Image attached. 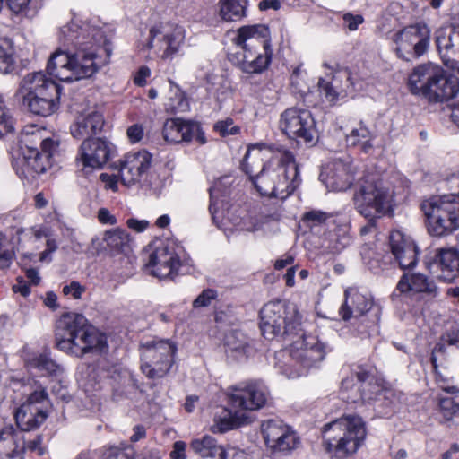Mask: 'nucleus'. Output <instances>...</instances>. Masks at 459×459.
<instances>
[{
  "instance_id": "nucleus-31",
  "label": "nucleus",
  "mask_w": 459,
  "mask_h": 459,
  "mask_svg": "<svg viewBox=\"0 0 459 459\" xmlns=\"http://www.w3.org/2000/svg\"><path fill=\"white\" fill-rule=\"evenodd\" d=\"M103 125L102 114L95 109H90L76 117L71 126V134L76 139H90L102 129Z\"/></svg>"
},
{
  "instance_id": "nucleus-12",
  "label": "nucleus",
  "mask_w": 459,
  "mask_h": 459,
  "mask_svg": "<svg viewBox=\"0 0 459 459\" xmlns=\"http://www.w3.org/2000/svg\"><path fill=\"white\" fill-rule=\"evenodd\" d=\"M58 40L60 47L92 48L109 47L103 28L97 20L74 18L60 28Z\"/></svg>"
},
{
  "instance_id": "nucleus-45",
  "label": "nucleus",
  "mask_w": 459,
  "mask_h": 459,
  "mask_svg": "<svg viewBox=\"0 0 459 459\" xmlns=\"http://www.w3.org/2000/svg\"><path fill=\"white\" fill-rule=\"evenodd\" d=\"M14 256V251L10 247L7 238L0 233V269L9 268Z\"/></svg>"
},
{
  "instance_id": "nucleus-18",
  "label": "nucleus",
  "mask_w": 459,
  "mask_h": 459,
  "mask_svg": "<svg viewBox=\"0 0 459 459\" xmlns=\"http://www.w3.org/2000/svg\"><path fill=\"white\" fill-rule=\"evenodd\" d=\"M262 407L263 403H228L225 407H218L211 430L213 433H225L249 424L255 420V411Z\"/></svg>"
},
{
  "instance_id": "nucleus-5",
  "label": "nucleus",
  "mask_w": 459,
  "mask_h": 459,
  "mask_svg": "<svg viewBox=\"0 0 459 459\" xmlns=\"http://www.w3.org/2000/svg\"><path fill=\"white\" fill-rule=\"evenodd\" d=\"M409 88L413 95L429 103H441L455 98L459 92V81L446 74L438 65L427 63L415 67L409 77Z\"/></svg>"
},
{
  "instance_id": "nucleus-19",
  "label": "nucleus",
  "mask_w": 459,
  "mask_h": 459,
  "mask_svg": "<svg viewBox=\"0 0 459 459\" xmlns=\"http://www.w3.org/2000/svg\"><path fill=\"white\" fill-rule=\"evenodd\" d=\"M261 434L272 453H288L296 449L299 437L293 428L280 419H270L261 424Z\"/></svg>"
},
{
  "instance_id": "nucleus-59",
  "label": "nucleus",
  "mask_w": 459,
  "mask_h": 459,
  "mask_svg": "<svg viewBox=\"0 0 459 459\" xmlns=\"http://www.w3.org/2000/svg\"><path fill=\"white\" fill-rule=\"evenodd\" d=\"M186 444L184 441H176L169 455L172 459H186Z\"/></svg>"
},
{
  "instance_id": "nucleus-10",
  "label": "nucleus",
  "mask_w": 459,
  "mask_h": 459,
  "mask_svg": "<svg viewBox=\"0 0 459 459\" xmlns=\"http://www.w3.org/2000/svg\"><path fill=\"white\" fill-rule=\"evenodd\" d=\"M260 328L264 338L281 336L285 341L301 332V316L294 304L273 301L260 311Z\"/></svg>"
},
{
  "instance_id": "nucleus-3",
  "label": "nucleus",
  "mask_w": 459,
  "mask_h": 459,
  "mask_svg": "<svg viewBox=\"0 0 459 459\" xmlns=\"http://www.w3.org/2000/svg\"><path fill=\"white\" fill-rule=\"evenodd\" d=\"M268 36V28L263 24L239 28L233 40L240 49L229 54V60L244 73H262L268 67L272 58Z\"/></svg>"
},
{
  "instance_id": "nucleus-21",
  "label": "nucleus",
  "mask_w": 459,
  "mask_h": 459,
  "mask_svg": "<svg viewBox=\"0 0 459 459\" xmlns=\"http://www.w3.org/2000/svg\"><path fill=\"white\" fill-rule=\"evenodd\" d=\"M162 135L169 143H190L193 139L201 145L207 142L198 123L179 117L169 118L164 122Z\"/></svg>"
},
{
  "instance_id": "nucleus-6",
  "label": "nucleus",
  "mask_w": 459,
  "mask_h": 459,
  "mask_svg": "<svg viewBox=\"0 0 459 459\" xmlns=\"http://www.w3.org/2000/svg\"><path fill=\"white\" fill-rule=\"evenodd\" d=\"M299 172L294 155L285 151L281 160L263 167L252 184L261 195L285 199L298 186Z\"/></svg>"
},
{
  "instance_id": "nucleus-14",
  "label": "nucleus",
  "mask_w": 459,
  "mask_h": 459,
  "mask_svg": "<svg viewBox=\"0 0 459 459\" xmlns=\"http://www.w3.org/2000/svg\"><path fill=\"white\" fill-rule=\"evenodd\" d=\"M359 383L358 391L362 402L372 400H391L393 390L385 387L383 382L376 377V368L371 365H356L351 369V376L342 379V389L348 391L354 387V379Z\"/></svg>"
},
{
  "instance_id": "nucleus-53",
  "label": "nucleus",
  "mask_w": 459,
  "mask_h": 459,
  "mask_svg": "<svg viewBox=\"0 0 459 459\" xmlns=\"http://www.w3.org/2000/svg\"><path fill=\"white\" fill-rule=\"evenodd\" d=\"M85 289L78 281H72L69 285H65L63 288V293L66 296H71L75 299H79L82 297V292Z\"/></svg>"
},
{
  "instance_id": "nucleus-37",
  "label": "nucleus",
  "mask_w": 459,
  "mask_h": 459,
  "mask_svg": "<svg viewBox=\"0 0 459 459\" xmlns=\"http://www.w3.org/2000/svg\"><path fill=\"white\" fill-rule=\"evenodd\" d=\"M103 240L113 252L127 253L131 249V237L124 229L117 228L107 230Z\"/></svg>"
},
{
  "instance_id": "nucleus-62",
  "label": "nucleus",
  "mask_w": 459,
  "mask_h": 459,
  "mask_svg": "<svg viewBox=\"0 0 459 459\" xmlns=\"http://www.w3.org/2000/svg\"><path fill=\"white\" fill-rule=\"evenodd\" d=\"M126 225L131 230H134L136 232H143L149 226V221L146 220H137L134 218H130L126 221Z\"/></svg>"
},
{
  "instance_id": "nucleus-24",
  "label": "nucleus",
  "mask_w": 459,
  "mask_h": 459,
  "mask_svg": "<svg viewBox=\"0 0 459 459\" xmlns=\"http://www.w3.org/2000/svg\"><path fill=\"white\" fill-rule=\"evenodd\" d=\"M40 140L39 152L37 148L27 146V151L23 152V169L28 173L41 174L44 173L52 163V155L57 144L47 137Z\"/></svg>"
},
{
  "instance_id": "nucleus-2",
  "label": "nucleus",
  "mask_w": 459,
  "mask_h": 459,
  "mask_svg": "<svg viewBox=\"0 0 459 459\" xmlns=\"http://www.w3.org/2000/svg\"><path fill=\"white\" fill-rule=\"evenodd\" d=\"M56 345L60 351L81 358L89 352H104L108 349L107 338L89 324L82 314L68 312L56 322Z\"/></svg>"
},
{
  "instance_id": "nucleus-48",
  "label": "nucleus",
  "mask_w": 459,
  "mask_h": 459,
  "mask_svg": "<svg viewBox=\"0 0 459 459\" xmlns=\"http://www.w3.org/2000/svg\"><path fill=\"white\" fill-rule=\"evenodd\" d=\"M217 298V292L212 289L204 290L193 301V307H206Z\"/></svg>"
},
{
  "instance_id": "nucleus-44",
  "label": "nucleus",
  "mask_w": 459,
  "mask_h": 459,
  "mask_svg": "<svg viewBox=\"0 0 459 459\" xmlns=\"http://www.w3.org/2000/svg\"><path fill=\"white\" fill-rule=\"evenodd\" d=\"M350 237L344 233H330L327 244H323V247L329 254H338L350 244Z\"/></svg>"
},
{
  "instance_id": "nucleus-61",
  "label": "nucleus",
  "mask_w": 459,
  "mask_h": 459,
  "mask_svg": "<svg viewBox=\"0 0 459 459\" xmlns=\"http://www.w3.org/2000/svg\"><path fill=\"white\" fill-rule=\"evenodd\" d=\"M98 219L102 224L115 225L117 223L116 217L106 208H100L99 210Z\"/></svg>"
},
{
  "instance_id": "nucleus-22",
  "label": "nucleus",
  "mask_w": 459,
  "mask_h": 459,
  "mask_svg": "<svg viewBox=\"0 0 459 459\" xmlns=\"http://www.w3.org/2000/svg\"><path fill=\"white\" fill-rule=\"evenodd\" d=\"M435 43L444 64L459 73V26L437 29Z\"/></svg>"
},
{
  "instance_id": "nucleus-52",
  "label": "nucleus",
  "mask_w": 459,
  "mask_h": 459,
  "mask_svg": "<svg viewBox=\"0 0 459 459\" xmlns=\"http://www.w3.org/2000/svg\"><path fill=\"white\" fill-rule=\"evenodd\" d=\"M214 128L222 136L230 134L233 135L238 134L239 131L238 126H233V121L231 119L217 122Z\"/></svg>"
},
{
  "instance_id": "nucleus-25",
  "label": "nucleus",
  "mask_w": 459,
  "mask_h": 459,
  "mask_svg": "<svg viewBox=\"0 0 459 459\" xmlns=\"http://www.w3.org/2000/svg\"><path fill=\"white\" fill-rule=\"evenodd\" d=\"M392 255L402 269L411 268L418 261V248L414 241L399 230L392 231L389 237Z\"/></svg>"
},
{
  "instance_id": "nucleus-41",
  "label": "nucleus",
  "mask_w": 459,
  "mask_h": 459,
  "mask_svg": "<svg viewBox=\"0 0 459 459\" xmlns=\"http://www.w3.org/2000/svg\"><path fill=\"white\" fill-rule=\"evenodd\" d=\"M253 152L254 150L252 149L247 150L241 165L242 169L247 175H248L251 182L255 179V177L258 175L263 167H267V164L264 163L262 152L260 151L256 152Z\"/></svg>"
},
{
  "instance_id": "nucleus-1",
  "label": "nucleus",
  "mask_w": 459,
  "mask_h": 459,
  "mask_svg": "<svg viewBox=\"0 0 459 459\" xmlns=\"http://www.w3.org/2000/svg\"><path fill=\"white\" fill-rule=\"evenodd\" d=\"M111 55L109 47L74 48L59 47L49 57L47 70L62 82L91 77L106 65Z\"/></svg>"
},
{
  "instance_id": "nucleus-11",
  "label": "nucleus",
  "mask_w": 459,
  "mask_h": 459,
  "mask_svg": "<svg viewBox=\"0 0 459 459\" xmlns=\"http://www.w3.org/2000/svg\"><path fill=\"white\" fill-rule=\"evenodd\" d=\"M428 231L441 237L459 228V196L457 194L433 195L421 203Z\"/></svg>"
},
{
  "instance_id": "nucleus-35",
  "label": "nucleus",
  "mask_w": 459,
  "mask_h": 459,
  "mask_svg": "<svg viewBox=\"0 0 459 459\" xmlns=\"http://www.w3.org/2000/svg\"><path fill=\"white\" fill-rule=\"evenodd\" d=\"M26 366L30 369H37L44 375L53 377H60L65 372L64 367L53 359L48 352L28 359Z\"/></svg>"
},
{
  "instance_id": "nucleus-54",
  "label": "nucleus",
  "mask_w": 459,
  "mask_h": 459,
  "mask_svg": "<svg viewBox=\"0 0 459 459\" xmlns=\"http://www.w3.org/2000/svg\"><path fill=\"white\" fill-rule=\"evenodd\" d=\"M344 25L350 30H356L359 24H361L364 22V19L362 15L360 14H352L350 13H344L342 16Z\"/></svg>"
},
{
  "instance_id": "nucleus-8",
  "label": "nucleus",
  "mask_w": 459,
  "mask_h": 459,
  "mask_svg": "<svg viewBox=\"0 0 459 459\" xmlns=\"http://www.w3.org/2000/svg\"><path fill=\"white\" fill-rule=\"evenodd\" d=\"M18 93L23 105L35 115L48 117L58 108L60 86L42 71L23 76Z\"/></svg>"
},
{
  "instance_id": "nucleus-23",
  "label": "nucleus",
  "mask_w": 459,
  "mask_h": 459,
  "mask_svg": "<svg viewBox=\"0 0 459 459\" xmlns=\"http://www.w3.org/2000/svg\"><path fill=\"white\" fill-rule=\"evenodd\" d=\"M151 154L143 150L129 152L119 160L118 178L125 186H131L138 182L151 164Z\"/></svg>"
},
{
  "instance_id": "nucleus-32",
  "label": "nucleus",
  "mask_w": 459,
  "mask_h": 459,
  "mask_svg": "<svg viewBox=\"0 0 459 459\" xmlns=\"http://www.w3.org/2000/svg\"><path fill=\"white\" fill-rule=\"evenodd\" d=\"M318 86L324 92L329 102H335L345 98L352 86L351 76L348 73L335 74L331 82L320 79Z\"/></svg>"
},
{
  "instance_id": "nucleus-39",
  "label": "nucleus",
  "mask_w": 459,
  "mask_h": 459,
  "mask_svg": "<svg viewBox=\"0 0 459 459\" xmlns=\"http://www.w3.org/2000/svg\"><path fill=\"white\" fill-rule=\"evenodd\" d=\"M191 449L203 458L215 457L225 452L222 446H219L216 440L211 436H204L201 438L193 439L190 443Z\"/></svg>"
},
{
  "instance_id": "nucleus-16",
  "label": "nucleus",
  "mask_w": 459,
  "mask_h": 459,
  "mask_svg": "<svg viewBox=\"0 0 459 459\" xmlns=\"http://www.w3.org/2000/svg\"><path fill=\"white\" fill-rule=\"evenodd\" d=\"M186 30L178 24L160 23L149 31L147 46L161 59L172 58L185 43Z\"/></svg>"
},
{
  "instance_id": "nucleus-17",
  "label": "nucleus",
  "mask_w": 459,
  "mask_h": 459,
  "mask_svg": "<svg viewBox=\"0 0 459 459\" xmlns=\"http://www.w3.org/2000/svg\"><path fill=\"white\" fill-rule=\"evenodd\" d=\"M280 128L289 138L305 143H314L316 136L315 120L307 109H286L281 115Z\"/></svg>"
},
{
  "instance_id": "nucleus-30",
  "label": "nucleus",
  "mask_w": 459,
  "mask_h": 459,
  "mask_svg": "<svg viewBox=\"0 0 459 459\" xmlns=\"http://www.w3.org/2000/svg\"><path fill=\"white\" fill-rule=\"evenodd\" d=\"M344 296L345 300L339 311L344 321L362 316L372 307L371 298L361 293L357 288H348Z\"/></svg>"
},
{
  "instance_id": "nucleus-42",
  "label": "nucleus",
  "mask_w": 459,
  "mask_h": 459,
  "mask_svg": "<svg viewBox=\"0 0 459 459\" xmlns=\"http://www.w3.org/2000/svg\"><path fill=\"white\" fill-rule=\"evenodd\" d=\"M166 106L168 109L174 113L186 112L189 109V103L185 93L171 82L169 101Z\"/></svg>"
},
{
  "instance_id": "nucleus-27",
  "label": "nucleus",
  "mask_w": 459,
  "mask_h": 459,
  "mask_svg": "<svg viewBox=\"0 0 459 459\" xmlns=\"http://www.w3.org/2000/svg\"><path fill=\"white\" fill-rule=\"evenodd\" d=\"M430 270L443 281H452L459 275V251L455 247L437 248Z\"/></svg>"
},
{
  "instance_id": "nucleus-38",
  "label": "nucleus",
  "mask_w": 459,
  "mask_h": 459,
  "mask_svg": "<svg viewBox=\"0 0 459 459\" xmlns=\"http://www.w3.org/2000/svg\"><path fill=\"white\" fill-rule=\"evenodd\" d=\"M248 0H220V17L225 22H236L246 16Z\"/></svg>"
},
{
  "instance_id": "nucleus-36",
  "label": "nucleus",
  "mask_w": 459,
  "mask_h": 459,
  "mask_svg": "<svg viewBox=\"0 0 459 459\" xmlns=\"http://www.w3.org/2000/svg\"><path fill=\"white\" fill-rule=\"evenodd\" d=\"M18 437L13 427H5L0 431V459H22L18 449Z\"/></svg>"
},
{
  "instance_id": "nucleus-40",
  "label": "nucleus",
  "mask_w": 459,
  "mask_h": 459,
  "mask_svg": "<svg viewBox=\"0 0 459 459\" xmlns=\"http://www.w3.org/2000/svg\"><path fill=\"white\" fill-rule=\"evenodd\" d=\"M372 133L362 123L358 127L353 128L346 136L348 145L359 146L364 152H368L372 149Z\"/></svg>"
},
{
  "instance_id": "nucleus-49",
  "label": "nucleus",
  "mask_w": 459,
  "mask_h": 459,
  "mask_svg": "<svg viewBox=\"0 0 459 459\" xmlns=\"http://www.w3.org/2000/svg\"><path fill=\"white\" fill-rule=\"evenodd\" d=\"M30 389L27 402H43L50 399L46 388L37 381H33Z\"/></svg>"
},
{
  "instance_id": "nucleus-51",
  "label": "nucleus",
  "mask_w": 459,
  "mask_h": 459,
  "mask_svg": "<svg viewBox=\"0 0 459 459\" xmlns=\"http://www.w3.org/2000/svg\"><path fill=\"white\" fill-rule=\"evenodd\" d=\"M441 183L444 188L451 191L450 194H457L459 196V172L447 173Z\"/></svg>"
},
{
  "instance_id": "nucleus-47",
  "label": "nucleus",
  "mask_w": 459,
  "mask_h": 459,
  "mask_svg": "<svg viewBox=\"0 0 459 459\" xmlns=\"http://www.w3.org/2000/svg\"><path fill=\"white\" fill-rule=\"evenodd\" d=\"M13 130V119L0 98V138L12 133Z\"/></svg>"
},
{
  "instance_id": "nucleus-50",
  "label": "nucleus",
  "mask_w": 459,
  "mask_h": 459,
  "mask_svg": "<svg viewBox=\"0 0 459 459\" xmlns=\"http://www.w3.org/2000/svg\"><path fill=\"white\" fill-rule=\"evenodd\" d=\"M14 69V59L11 51L0 46V72L10 74Z\"/></svg>"
},
{
  "instance_id": "nucleus-33",
  "label": "nucleus",
  "mask_w": 459,
  "mask_h": 459,
  "mask_svg": "<svg viewBox=\"0 0 459 459\" xmlns=\"http://www.w3.org/2000/svg\"><path fill=\"white\" fill-rule=\"evenodd\" d=\"M14 417L21 429L29 431L40 426L46 420L48 412L39 408L37 403H21Z\"/></svg>"
},
{
  "instance_id": "nucleus-20",
  "label": "nucleus",
  "mask_w": 459,
  "mask_h": 459,
  "mask_svg": "<svg viewBox=\"0 0 459 459\" xmlns=\"http://www.w3.org/2000/svg\"><path fill=\"white\" fill-rule=\"evenodd\" d=\"M178 247L172 241H159L151 253L147 267L158 278L173 277L181 265Z\"/></svg>"
},
{
  "instance_id": "nucleus-29",
  "label": "nucleus",
  "mask_w": 459,
  "mask_h": 459,
  "mask_svg": "<svg viewBox=\"0 0 459 459\" xmlns=\"http://www.w3.org/2000/svg\"><path fill=\"white\" fill-rule=\"evenodd\" d=\"M110 148L107 141L100 138L86 139L82 142L77 160L83 167H102L109 159Z\"/></svg>"
},
{
  "instance_id": "nucleus-43",
  "label": "nucleus",
  "mask_w": 459,
  "mask_h": 459,
  "mask_svg": "<svg viewBox=\"0 0 459 459\" xmlns=\"http://www.w3.org/2000/svg\"><path fill=\"white\" fill-rule=\"evenodd\" d=\"M329 218V214L322 211L313 210L304 213L302 221L312 231L318 232V229L325 227Z\"/></svg>"
},
{
  "instance_id": "nucleus-7",
  "label": "nucleus",
  "mask_w": 459,
  "mask_h": 459,
  "mask_svg": "<svg viewBox=\"0 0 459 459\" xmlns=\"http://www.w3.org/2000/svg\"><path fill=\"white\" fill-rule=\"evenodd\" d=\"M289 351V361H281L286 351H281L275 354V367L288 378H296L309 368L324 359L325 356V345L317 336L305 335L303 329L299 335H292Z\"/></svg>"
},
{
  "instance_id": "nucleus-4",
  "label": "nucleus",
  "mask_w": 459,
  "mask_h": 459,
  "mask_svg": "<svg viewBox=\"0 0 459 459\" xmlns=\"http://www.w3.org/2000/svg\"><path fill=\"white\" fill-rule=\"evenodd\" d=\"M322 446L331 458L345 459L353 455L366 437L362 419L347 415L325 424L322 428Z\"/></svg>"
},
{
  "instance_id": "nucleus-58",
  "label": "nucleus",
  "mask_w": 459,
  "mask_h": 459,
  "mask_svg": "<svg viewBox=\"0 0 459 459\" xmlns=\"http://www.w3.org/2000/svg\"><path fill=\"white\" fill-rule=\"evenodd\" d=\"M105 459H134L133 452L111 448L106 455Z\"/></svg>"
},
{
  "instance_id": "nucleus-26",
  "label": "nucleus",
  "mask_w": 459,
  "mask_h": 459,
  "mask_svg": "<svg viewBox=\"0 0 459 459\" xmlns=\"http://www.w3.org/2000/svg\"><path fill=\"white\" fill-rule=\"evenodd\" d=\"M225 395L231 402H268L272 398L268 386L261 380L246 381L230 386Z\"/></svg>"
},
{
  "instance_id": "nucleus-9",
  "label": "nucleus",
  "mask_w": 459,
  "mask_h": 459,
  "mask_svg": "<svg viewBox=\"0 0 459 459\" xmlns=\"http://www.w3.org/2000/svg\"><path fill=\"white\" fill-rule=\"evenodd\" d=\"M356 210L370 221L393 209L394 191L376 175H368L359 182L353 195Z\"/></svg>"
},
{
  "instance_id": "nucleus-56",
  "label": "nucleus",
  "mask_w": 459,
  "mask_h": 459,
  "mask_svg": "<svg viewBox=\"0 0 459 459\" xmlns=\"http://www.w3.org/2000/svg\"><path fill=\"white\" fill-rule=\"evenodd\" d=\"M229 178H221L219 181H217L212 187L210 188V196H211V204H210V212L212 214H214L215 210V199L219 196V194L221 192V186L223 184V181H227Z\"/></svg>"
},
{
  "instance_id": "nucleus-15",
  "label": "nucleus",
  "mask_w": 459,
  "mask_h": 459,
  "mask_svg": "<svg viewBox=\"0 0 459 459\" xmlns=\"http://www.w3.org/2000/svg\"><path fill=\"white\" fill-rule=\"evenodd\" d=\"M431 39L430 28L423 22L404 27L394 35L395 53L405 61L422 56L429 49Z\"/></svg>"
},
{
  "instance_id": "nucleus-60",
  "label": "nucleus",
  "mask_w": 459,
  "mask_h": 459,
  "mask_svg": "<svg viewBox=\"0 0 459 459\" xmlns=\"http://www.w3.org/2000/svg\"><path fill=\"white\" fill-rule=\"evenodd\" d=\"M151 75V70L148 66L143 65L139 68L134 77V82L138 86H144L147 78Z\"/></svg>"
},
{
  "instance_id": "nucleus-64",
  "label": "nucleus",
  "mask_w": 459,
  "mask_h": 459,
  "mask_svg": "<svg viewBox=\"0 0 459 459\" xmlns=\"http://www.w3.org/2000/svg\"><path fill=\"white\" fill-rule=\"evenodd\" d=\"M127 136L132 143L139 142L143 136V129L139 125H133L127 129Z\"/></svg>"
},
{
  "instance_id": "nucleus-13",
  "label": "nucleus",
  "mask_w": 459,
  "mask_h": 459,
  "mask_svg": "<svg viewBox=\"0 0 459 459\" xmlns=\"http://www.w3.org/2000/svg\"><path fill=\"white\" fill-rule=\"evenodd\" d=\"M177 351L169 340L147 342L141 346L142 372L151 379L161 378L170 370Z\"/></svg>"
},
{
  "instance_id": "nucleus-34",
  "label": "nucleus",
  "mask_w": 459,
  "mask_h": 459,
  "mask_svg": "<svg viewBox=\"0 0 459 459\" xmlns=\"http://www.w3.org/2000/svg\"><path fill=\"white\" fill-rule=\"evenodd\" d=\"M396 289L401 293L434 292L435 284L422 273H405L400 279Z\"/></svg>"
},
{
  "instance_id": "nucleus-55",
  "label": "nucleus",
  "mask_w": 459,
  "mask_h": 459,
  "mask_svg": "<svg viewBox=\"0 0 459 459\" xmlns=\"http://www.w3.org/2000/svg\"><path fill=\"white\" fill-rule=\"evenodd\" d=\"M9 8L15 13L26 12L30 4H33V0H6Z\"/></svg>"
},
{
  "instance_id": "nucleus-46",
  "label": "nucleus",
  "mask_w": 459,
  "mask_h": 459,
  "mask_svg": "<svg viewBox=\"0 0 459 459\" xmlns=\"http://www.w3.org/2000/svg\"><path fill=\"white\" fill-rule=\"evenodd\" d=\"M437 410L444 421L459 423V403H437Z\"/></svg>"
},
{
  "instance_id": "nucleus-28",
  "label": "nucleus",
  "mask_w": 459,
  "mask_h": 459,
  "mask_svg": "<svg viewBox=\"0 0 459 459\" xmlns=\"http://www.w3.org/2000/svg\"><path fill=\"white\" fill-rule=\"evenodd\" d=\"M353 167L350 159L335 160L330 168L321 173L320 177L325 182L326 187L333 191H345L352 184Z\"/></svg>"
},
{
  "instance_id": "nucleus-57",
  "label": "nucleus",
  "mask_w": 459,
  "mask_h": 459,
  "mask_svg": "<svg viewBox=\"0 0 459 459\" xmlns=\"http://www.w3.org/2000/svg\"><path fill=\"white\" fill-rule=\"evenodd\" d=\"M221 459H250L249 455L243 450L230 447L225 450Z\"/></svg>"
},
{
  "instance_id": "nucleus-63",
  "label": "nucleus",
  "mask_w": 459,
  "mask_h": 459,
  "mask_svg": "<svg viewBox=\"0 0 459 459\" xmlns=\"http://www.w3.org/2000/svg\"><path fill=\"white\" fill-rule=\"evenodd\" d=\"M442 341L448 345H459V329L452 328L442 336Z\"/></svg>"
}]
</instances>
